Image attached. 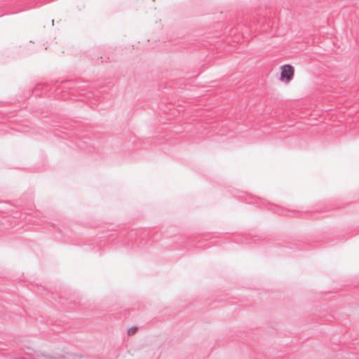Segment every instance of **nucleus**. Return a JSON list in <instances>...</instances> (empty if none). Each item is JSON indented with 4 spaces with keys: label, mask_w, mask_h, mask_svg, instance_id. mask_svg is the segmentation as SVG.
<instances>
[{
    "label": "nucleus",
    "mask_w": 359,
    "mask_h": 359,
    "mask_svg": "<svg viewBox=\"0 0 359 359\" xmlns=\"http://www.w3.org/2000/svg\"><path fill=\"white\" fill-rule=\"evenodd\" d=\"M86 87V83L83 81L72 80L62 81L59 84H55L54 86L55 97L57 99L67 100L68 97L65 94L67 92L74 95L76 92L85 90Z\"/></svg>",
    "instance_id": "f257e3e1"
},
{
    "label": "nucleus",
    "mask_w": 359,
    "mask_h": 359,
    "mask_svg": "<svg viewBox=\"0 0 359 359\" xmlns=\"http://www.w3.org/2000/svg\"><path fill=\"white\" fill-rule=\"evenodd\" d=\"M24 354L28 357L25 358L22 355L16 353H11L6 351H1L0 354L8 359H70L71 355L67 354L59 358L53 357L46 354L41 351L34 350L32 348L27 347L23 350Z\"/></svg>",
    "instance_id": "f03ea898"
},
{
    "label": "nucleus",
    "mask_w": 359,
    "mask_h": 359,
    "mask_svg": "<svg viewBox=\"0 0 359 359\" xmlns=\"http://www.w3.org/2000/svg\"><path fill=\"white\" fill-rule=\"evenodd\" d=\"M294 72V69L291 65H284L281 67L280 81L283 82H289L292 80Z\"/></svg>",
    "instance_id": "7ed1b4c3"
},
{
    "label": "nucleus",
    "mask_w": 359,
    "mask_h": 359,
    "mask_svg": "<svg viewBox=\"0 0 359 359\" xmlns=\"http://www.w3.org/2000/svg\"><path fill=\"white\" fill-rule=\"evenodd\" d=\"M255 242V240L253 238L248 236L243 237L241 239V243H245V244H252V243H254Z\"/></svg>",
    "instance_id": "20e7f679"
},
{
    "label": "nucleus",
    "mask_w": 359,
    "mask_h": 359,
    "mask_svg": "<svg viewBox=\"0 0 359 359\" xmlns=\"http://www.w3.org/2000/svg\"><path fill=\"white\" fill-rule=\"evenodd\" d=\"M276 212L279 215H287V210L280 207H276Z\"/></svg>",
    "instance_id": "39448f33"
},
{
    "label": "nucleus",
    "mask_w": 359,
    "mask_h": 359,
    "mask_svg": "<svg viewBox=\"0 0 359 359\" xmlns=\"http://www.w3.org/2000/svg\"><path fill=\"white\" fill-rule=\"evenodd\" d=\"M137 330V327L136 326L131 327L128 330V334L129 336L134 334L136 332Z\"/></svg>",
    "instance_id": "423d86ee"
}]
</instances>
